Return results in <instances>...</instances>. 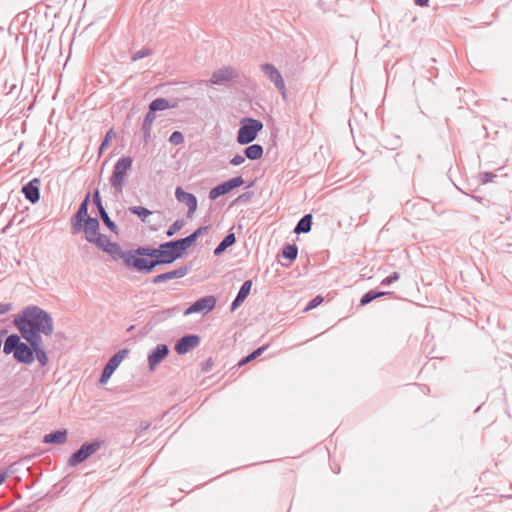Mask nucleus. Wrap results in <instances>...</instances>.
Listing matches in <instances>:
<instances>
[{
  "instance_id": "nucleus-1",
  "label": "nucleus",
  "mask_w": 512,
  "mask_h": 512,
  "mask_svg": "<svg viewBox=\"0 0 512 512\" xmlns=\"http://www.w3.org/2000/svg\"><path fill=\"white\" fill-rule=\"evenodd\" d=\"M210 226H199L190 235L163 242L158 247L138 246L141 255L140 273L149 274L161 265H169L183 258L187 249L191 247L199 236L206 232Z\"/></svg>"
},
{
  "instance_id": "nucleus-2",
  "label": "nucleus",
  "mask_w": 512,
  "mask_h": 512,
  "mask_svg": "<svg viewBox=\"0 0 512 512\" xmlns=\"http://www.w3.org/2000/svg\"><path fill=\"white\" fill-rule=\"evenodd\" d=\"M13 325L19 333H40L51 336L54 331V322L51 315L37 305L23 308L13 319Z\"/></svg>"
},
{
  "instance_id": "nucleus-3",
  "label": "nucleus",
  "mask_w": 512,
  "mask_h": 512,
  "mask_svg": "<svg viewBox=\"0 0 512 512\" xmlns=\"http://www.w3.org/2000/svg\"><path fill=\"white\" fill-rule=\"evenodd\" d=\"M21 334L12 333L6 337L3 344V353L5 355L13 354L16 362L31 365L34 362V354L31 347L23 342Z\"/></svg>"
},
{
  "instance_id": "nucleus-4",
  "label": "nucleus",
  "mask_w": 512,
  "mask_h": 512,
  "mask_svg": "<svg viewBox=\"0 0 512 512\" xmlns=\"http://www.w3.org/2000/svg\"><path fill=\"white\" fill-rule=\"evenodd\" d=\"M104 252L108 253L115 261L123 260L126 267L140 273L141 255H139L138 247L123 251L119 244L112 242Z\"/></svg>"
},
{
  "instance_id": "nucleus-5",
  "label": "nucleus",
  "mask_w": 512,
  "mask_h": 512,
  "mask_svg": "<svg viewBox=\"0 0 512 512\" xmlns=\"http://www.w3.org/2000/svg\"><path fill=\"white\" fill-rule=\"evenodd\" d=\"M263 129V123L251 117H245L240 122L237 132V142L241 145L252 143Z\"/></svg>"
},
{
  "instance_id": "nucleus-6",
  "label": "nucleus",
  "mask_w": 512,
  "mask_h": 512,
  "mask_svg": "<svg viewBox=\"0 0 512 512\" xmlns=\"http://www.w3.org/2000/svg\"><path fill=\"white\" fill-rule=\"evenodd\" d=\"M133 159L130 156H123L117 160L114 165L113 173L110 177V184L116 192L122 193L125 185V176L131 170Z\"/></svg>"
},
{
  "instance_id": "nucleus-7",
  "label": "nucleus",
  "mask_w": 512,
  "mask_h": 512,
  "mask_svg": "<svg viewBox=\"0 0 512 512\" xmlns=\"http://www.w3.org/2000/svg\"><path fill=\"white\" fill-rule=\"evenodd\" d=\"M99 228L100 226H72L71 233L76 235L84 232L88 242L95 244L98 248L105 251L112 242L105 234L100 233Z\"/></svg>"
},
{
  "instance_id": "nucleus-8",
  "label": "nucleus",
  "mask_w": 512,
  "mask_h": 512,
  "mask_svg": "<svg viewBox=\"0 0 512 512\" xmlns=\"http://www.w3.org/2000/svg\"><path fill=\"white\" fill-rule=\"evenodd\" d=\"M102 443L103 442L99 439H95L90 442H85L80 446L78 450H76L70 455L68 459V465L71 467H75L81 464L94 453H96L100 449Z\"/></svg>"
},
{
  "instance_id": "nucleus-9",
  "label": "nucleus",
  "mask_w": 512,
  "mask_h": 512,
  "mask_svg": "<svg viewBox=\"0 0 512 512\" xmlns=\"http://www.w3.org/2000/svg\"><path fill=\"white\" fill-rule=\"evenodd\" d=\"M129 353L128 349H121L117 351L106 363L99 378V383L104 385L111 378L115 370L119 367L121 362Z\"/></svg>"
},
{
  "instance_id": "nucleus-10",
  "label": "nucleus",
  "mask_w": 512,
  "mask_h": 512,
  "mask_svg": "<svg viewBox=\"0 0 512 512\" xmlns=\"http://www.w3.org/2000/svg\"><path fill=\"white\" fill-rule=\"evenodd\" d=\"M260 68L267 79H269V81L273 83L275 88L280 92L283 99H286V86L280 71L270 63L261 64Z\"/></svg>"
},
{
  "instance_id": "nucleus-11",
  "label": "nucleus",
  "mask_w": 512,
  "mask_h": 512,
  "mask_svg": "<svg viewBox=\"0 0 512 512\" xmlns=\"http://www.w3.org/2000/svg\"><path fill=\"white\" fill-rule=\"evenodd\" d=\"M216 305V298L212 295L205 296L197 299L192 303L185 311L184 315L188 316L194 313H200L206 315L214 309Z\"/></svg>"
},
{
  "instance_id": "nucleus-12",
  "label": "nucleus",
  "mask_w": 512,
  "mask_h": 512,
  "mask_svg": "<svg viewBox=\"0 0 512 512\" xmlns=\"http://www.w3.org/2000/svg\"><path fill=\"white\" fill-rule=\"evenodd\" d=\"M243 184H244V179L241 176L231 178V179H229L225 182H222V183L216 185L215 187H213L209 191V198L211 200H216L220 196H223V195L229 193L233 189H235Z\"/></svg>"
},
{
  "instance_id": "nucleus-13",
  "label": "nucleus",
  "mask_w": 512,
  "mask_h": 512,
  "mask_svg": "<svg viewBox=\"0 0 512 512\" xmlns=\"http://www.w3.org/2000/svg\"><path fill=\"white\" fill-rule=\"evenodd\" d=\"M169 347L167 344H158L152 349L147 357L148 367L150 371H154L156 367L169 355Z\"/></svg>"
},
{
  "instance_id": "nucleus-14",
  "label": "nucleus",
  "mask_w": 512,
  "mask_h": 512,
  "mask_svg": "<svg viewBox=\"0 0 512 512\" xmlns=\"http://www.w3.org/2000/svg\"><path fill=\"white\" fill-rule=\"evenodd\" d=\"M200 341L199 335L187 334L177 340L174 349L179 355H184L197 347Z\"/></svg>"
},
{
  "instance_id": "nucleus-15",
  "label": "nucleus",
  "mask_w": 512,
  "mask_h": 512,
  "mask_svg": "<svg viewBox=\"0 0 512 512\" xmlns=\"http://www.w3.org/2000/svg\"><path fill=\"white\" fill-rule=\"evenodd\" d=\"M191 270V266L183 265L174 270H170L161 274L156 275L151 279L153 284H160L172 279H179L186 276Z\"/></svg>"
},
{
  "instance_id": "nucleus-16",
  "label": "nucleus",
  "mask_w": 512,
  "mask_h": 512,
  "mask_svg": "<svg viewBox=\"0 0 512 512\" xmlns=\"http://www.w3.org/2000/svg\"><path fill=\"white\" fill-rule=\"evenodd\" d=\"M237 77L238 73L234 68L230 66L223 67L213 72L210 79V83L215 85H223L234 80Z\"/></svg>"
},
{
  "instance_id": "nucleus-17",
  "label": "nucleus",
  "mask_w": 512,
  "mask_h": 512,
  "mask_svg": "<svg viewBox=\"0 0 512 512\" xmlns=\"http://www.w3.org/2000/svg\"><path fill=\"white\" fill-rule=\"evenodd\" d=\"M175 197L179 203L187 206V216L191 217L197 209V198L192 193L184 191L181 187L176 188Z\"/></svg>"
},
{
  "instance_id": "nucleus-18",
  "label": "nucleus",
  "mask_w": 512,
  "mask_h": 512,
  "mask_svg": "<svg viewBox=\"0 0 512 512\" xmlns=\"http://www.w3.org/2000/svg\"><path fill=\"white\" fill-rule=\"evenodd\" d=\"M40 184V180L34 178L22 187V193L32 204L37 203L40 199Z\"/></svg>"
},
{
  "instance_id": "nucleus-19",
  "label": "nucleus",
  "mask_w": 512,
  "mask_h": 512,
  "mask_svg": "<svg viewBox=\"0 0 512 512\" xmlns=\"http://www.w3.org/2000/svg\"><path fill=\"white\" fill-rule=\"evenodd\" d=\"M252 288V281L246 280L241 285L236 297L231 303L230 310L235 311L248 297Z\"/></svg>"
},
{
  "instance_id": "nucleus-20",
  "label": "nucleus",
  "mask_w": 512,
  "mask_h": 512,
  "mask_svg": "<svg viewBox=\"0 0 512 512\" xmlns=\"http://www.w3.org/2000/svg\"><path fill=\"white\" fill-rule=\"evenodd\" d=\"M22 338L26 341V343L31 347V351L34 354L36 351H41L44 349L42 334L40 333H20Z\"/></svg>"
},
{
  "instance_id": "nucleus-21",
  "label": "nucleus",
  "mask_w": 512,
  "mask_h": 512,
  "mask_svg": "<svg viewBox=\"0 0 512 512\" xmlns=\"http://www.w3.org/2000/svg\"><path fill=\"white\" fill-rule=\"evenodd\" d=\"M177 102H170L165 98H156L149 104L148 112L150 115H155L157 111H163L166 109L176 108Z\"/></svg>"
},
{
  "instance_id": "nucleus-22",
  "label": "nucleus",
  "mask_w": 512,
  "mask_h": 512,
  "mask_svg": "<svg viewBox=\"0 0 512 512\" xmlns=\"http://www.w3.org/2000/svg\"><path fill=\"white\" fill-rule=\"evenodd\" d=\"M89 194L81 202L77 212L72 216L70 224H82V222L89 217L88 206H89Z\"/></svg>"
},
{
  "instance_id": "nucleus-23",
  "label": "nucleus",
  "mask_w": 512,
  "mask_h": 512,
  "mask_svg": "<svg viewBox=\"0 0 512 512\" xmlns=\"http://www.w3.org/2000/svg\"><path fill=\"white\" fill-rule=\"evenodd\" d=\"M67 440V430L60 429L52 431L43 437V442L47 444H63Z\"/></svg>"
},
{
  "instance_id": "nucleus-24",
  "label": "nucleus",
  "mask_w": 512,
  "mask_h": 512,
  "mask_svg": "<svg viewBox=\"0 0 512 512\" xmlns=\"http://www.w3.org/2000/svg\"><path fill=\"white\" fill-rule=\"evenodd\" d=\"M236 242V236L235 233L229 232L222 241L218 244V246L214 249L213 254L214 256H220L222 255L227 248L234 245Z\"/></svg>"
},
{
  "instance_id": "nucleus-25",
  "label": "nucleus",
  "mask_w": 512,
  "mask_h": 512,
  "mask_svg": "<svg viewBox=\"0 0 512 512\" xmlns=\"http://www.w3.org/2000/svg\"><path fill=\"white\" fill-rule=\"evenodd\" d=\"M156 116L150 115L149 112L144 117L143 124H142V131H143V141L145 143H148L151 138V131H152V125L155 121Z\"/></svg>"
},
{
  "instance_id": "nucleus-26",
  "label": "nucleus",
  "mask_w": 512,
  "mask_h": 512,
  "mask_svg": "<svg viewBox=\"0 0 512 512\" xmlns=\"http://www.w3.org/2000/svg\"><path fill=\"white\" fill-rule=\"evenodd\" d=\"M263 147L260 144H252L244 149V155L249 160H258L263 156Z\"/></svg>"
},
{
  "instance_id": "nucleus-27",
  "label": "nucleus",
  "mask_w": 512,
  "mask_h": 512,
  "mask_svg": "<svg viewBox=\"0 0 512 512\" xmlns=\"http://www.w3.org/2000/svg\"><path fill=\"white\" fill-rule=\"evenodd\" d=\"M391 292H385V291H376V290H369L366 292L360 299V305L365 306L374 301L377 298L383 297L385 295H390Z\"/></svg>"
},
{
  "instance_id": "nucleus-28",
  "label": "nucleus",
  "mask_w": 512,
  "mask_h": 512,
  "mask_svg": "<svg viewBox=\"0 0 512 512\" xmlns=\"http://www.w3.org/2000/svg\"><path fill=\"white\" fill-rule=\"evenodd\" d=\"M267 345H263L257 349H255L253 352H251L250 354H248L247 356L243 357L239 362H238V367H242L246 364H248L249 362L255 360L257 357H259L260 355H262V353L267 349Z\"/></svg>"
},
{
  "instance_id": "nucleus-29",
  "label": "nucleus",
  "mask_w": 512,
  "mask_h": 512,
  "mask_svg": "<svg viewBox=\"0 0 512 512\" xmlns=\"http://www.w3.org/2000/svg\"><path fill=\"white\" fill-rule=\"evenodd\" d=\"M298 255V247L296 244H286L282 248V256L289 262L294 261Z\"/></svg>"
},
{
  "instance_id": "nucleus-30",
  "label": "nucleus",
  "mask_w": 512,
  "mask_h": 512,
  "mask_svg": "<svg viewBox=\"0 0 512 512\" xmlns=\"http://www.w3.org/2000/svg\"><path fill=\"white\" fill-rule=\"evenodd\" d=\"M129 213L137 215L143 222L146 221V218L152 214L150 210L142 206H133L129 207Z\"/></svg>"
},
{
  "instance_id": "nucleus-31",
  "label": "nucleus",
  "mask_w": 512,
  "mask_h": 512,
  "mask_svg": "<svg viewBox=\"0 0 512 512\" xmlns=\"http://www.w3.org/2000/svg\"><path fill=\"white\" fill-rule=\"evenodd\" d=\"M176 311H177L176 307L164 309L162 311H158L154 315L153 319H154V321L156 323L165 321V320L169 319Z\"/></svg>"
},
{
  "instance_id": "nucleus-32",
  "label": "nucleus",
  "mask_w": 512,
  "mask_h": 512,
  "mask_svg": "<svg viewBox=\"0 0 512 512\" xmlns=\"http://www.w3.org/2000/svg\"><path fill=\"white\" fill-rule=\"evenodd\" d=\"M115 137V132L113 129H110L106 132L105 137L99 147V155L103 153V151L110 145V142Z\"/></svg>"
},
{
  "instance_id": "nucleus-33",
  "label": "nucleus",
  "mask_w": 512,
  "mask_h": 512,
  "mask_svg": "<svg viewBox=\"0 0 512 512\" xmlns=\"http://www.w3.org/2000/svg\"><path fill=\"white\" fill-rule=\"evenodd\" d=\"M169 142L173 145H181L184 143V136L180 131H174L169 137Z\"/></svg>"
},
{
  "instance_id": "nucleus-34",
  "label": "nucleus",
  "mask_w": 512,
  "mask_h": 512,
  "mask_svg": "<svg viewBox=\"0 0 512 512\" xmlns=\"http://www.w3.org/2000/svg\"><path fill=\"white\" fill-rule=\"evenodd\" d=\"M37 359L39 364L44 367L47 365L48 363V356H47V353L45 351V349L41 350V351H36L34 353V359Z\"/></svg>"
},
{
  "instance_id": "nucleus-35",
  "label": "nucleus",
  "mask_w": 512,
  "mask_h": 512,
  "mask_svg": "<svg viewBox=\"0 0 512 512\" xmlns=\"http://www.w3.org/2000/svg\"><path fill=\"white\" fill-rule=\"evenodd\" d=\"M323 297L321 295L315 296L313 299H311L308 304L305 307L306 311L312 310L319 306L323 302Z\"/></svg>"
},
{
  "instance_id": "nucleus-36",
  "label": "nucleus",
  "mask_w": 512,
  "mask_h": 512,
  "mask_svg": "<svg viewBox=\"0 0 512 512\" xmlns=\"http://www.w3.org/2000/svg\"><path fill=\"white\" fill-rule=\"evenodd\" d=\"M97 210L99 212V215L103 221V224H115L111 218L109 217L108 213L106 212L105 208L103 205H99V207H97Z\"/></svg>"
},
{
  "instance_id": "nucleus-37",
  "label": "nucleus",
  "mask_w": 512,
  "mask_h": 512,
  "mask_svg": "<svg viewBox=\"0 0 512 512\" xmlns=\"http://www.w3.org/2000/svg\"><path fill=\"white\" fill-rule=\"evenodd\" d=\"M399 277H400V275H399L398 272H393L392 274H390L389 276H387L386 278H384L381 281V285L382 286H389L393 282L397 281L399 279Z\"/></svg>"
},
{
  "instance_id": "nucleus-38",
  "label": "nucleus",
  "mask_w": 512,
  "mask_h": 512,
  "mask_svg": "<svg viewBox=\"0 0 512 512\" xmlns=\"http://www.w3.org/2000/svg\"><path fill=\"white\" fill-rule=\"evenodd\" d=\"M151 54V50L148 49V48H143L141 50H138L136 51L133 55H132V60L133 61H137V60H140L146 56H149Z\"/></svg>"
},
{
  "instance_id": "nucleus-39",
  "label": "nucleus",
  "mask_w": 512,
  "mask_h": 512,
  "mask_svg": "<svg viewBox=\"0 0 512 512\" xmlns=\"http://www.w3.org/2000/svg\"><path fill=\"white\" fill-rule=\"evenodd\" d=\"M13 309L11 302H0V315L6 314Z\"/></svg>"
},
{
  "instance_id": "nucleus-40",
  "label": "nucleus",
  "mask_w": 512,
  "mask_h": 512,
  "mask_svg": "<svg viewBox=\"0 0 512 512\" xmlns=\"http://www.w3.org/2000/svg\"><path fill=\"white\" fill-rule=\"evenodd\" d=\"M245 155H240V154H237L235 155L231 160H230V164L233 165V166H239L241 165L242 163H244L245 161Z\"/></svg>"
},
{
  "instance_id": "nucleus-41",
  "label": "nucleus",
  "mask_w": 512,
  "mask_h": 512,
  "mask_svg": "<svg viewBox=\"0 0 512 512\" xmlns=\"http://www.w3.org/2000/svg\"><path fill=\"white\" fill-rule=\"evenodd\" d=\"M312 226H295L294 233L295 234H301V233H309L311 231Z\"/></svg>"
},
{
  "instance_id": "nucleus-42",
  "label": "nucleus",
  "mask_w": 512,
  "mask_h": 512,
  "mask_svg": "<svg viewBox=\"0 0 512 512\" xmlns=\"http://www.w3.org/2000/svg\"><path fill=\"white\" fill-rule=\"evenodd\" d=\"M313 215L311 213L305 214L297 224H312Z\"/></svg>"
},
{
  "instance_id": "nucleus-43",
  "label": "nucleus",
  "mask_w": 512,
  "mask_h": 512,
  "mask_svg": "<svg viewBox=\"0 0 512 512\" xmlns=\"http://www.w3.org/2000/svg\"><path fill=\"white\" fill-rule=\"evenodd\" d=\"M495 177H496V175L493 173H490V172H485L481 175V179H482L483 183L491 182L493 180V178H495Z\"/></svg>"
},
{
  "instance_id": "nucleus-44",
  "label": "nucleus",
  "mask_w": 512,
  "mask_h": 512,
  "mask_svg": "<svg viewBox=\"0 0 512 512\" xmlns=\"http://www.w3.org/2000/svg\"><path fill=\"white\" fill-rule=\"evenodd\" d=\"M183 226H169V229L166 231V235L168 237L173 236L176 232H178Z\"/></svg>"
},
{
  "instance_id": "nucleus-45",
  "label": "nucleus",
  "mask_w": 512,
  "mask_h": 512,
  "mask_svg": "<svg viewBox=\"0 0 512 512\" xmlns=\"http://www.w3.org/2000/svg\"><path fill=\"white\" fill-rule=\"evenodd\" d=\"M93 203L96 205V207H99V205H103L98 190H96L93 194Z\"/></svg>"
},
{
  "instance_id": "nucleus-46",
  "label": "nucleus",
  "mask_w": 512,
  "mask_h": 512,
  "mask_svg": "<svg viewBox=\"0 0 512 512\" xmlns=\"http://www.w3.org/2000/svg\"><path fill=\"white\" fill-rule=\"evenodd\" d=\"M82 224H91V225H94V224H100L98 219L96 217H87L83 222Z\"/></svg>"
},
{
  "instance_id": "nucleus-47",
  "label": "nucleus",
  "mask_w": 512,
  "mask_h": 512,
  "mask_svg": "<svg viewBox=\"0 0 512 512\" xmlns=\"http://www.w3.org/2000/svg\"><path fill=\"white\" fill-rule=\"evenodd\" d=\"M213 361L212 359H208L205 364H204V367L202 368V371L203 372H209L213 366Z\"/></svg>"
},
{
  "instance_id": "nucleus-48",
  "label": "nucleus",
  "mask_w": 512,
  "mask_h": 512,
  "mask_svg": "<svg viewBox=\"0 0 512 512\" xmlns=\"http://www.w3.org/2000/svg\"><path fill=\"white\" fill-rule=\"evenodd\" d=\"M414 3L420 7H427L429 5V0H414Z\"/></svg>"
},
{
  "instance_id": "nucleus-49",
  "label": "nucleus",
  "mask_w": 512,
  "mask_h": 512,
  "mask_svg": "<svg viewBox=\"0 0 512 512\" xmlns=\"http://www.w3.org/2000/svg\"><path fill=\"white\" fill-rule=\"evenodd\" d=\"M149 427H150V423L147 422V421H143V422L140 423L138 429H139L140 432H142L144 430H147Z\"/></svg>"
},
{
  "instance_id": "nucleus-50",
  "label": "nucleus",
  "mask_w": 512,
  "mask_h": 512,
  "mask_svg": "<svg viewBox=\"0 0 512 512\" xmlns=\"http://www.w3.org/2000/svg\"><path fill=\"white\" fill-rule=\"evenodd\" d=\"M7 476V472L0 473V485L6 480Z\"/></svg>"
},
{
  "instance_id": "nucleus-51",
  "label": "nucleus",
  "mask_w": 512,
  "mask_h": 512,
  "mask_svg": "<svg viewBox=\"0 0 512 512\" xmlns=\"http://www.w3.org/2000/svg\"><path fill=\"white\" fill-rule=\"evenodd\" d=\"M111 231L117 233L118 226H107Z\"/></svg>"
},
{
  "instance_id": "nucleus-52",
  "label": "nucleus",
  "mask_w": 512,
  "mask_h": 512,
  "mask_svg": "<svg viewBox=\"0 0 512 512\" xmlns=\"http://www.w3.org/2000/svg\"><path fill=\"white\" fill-rule=\"evenodd\" d=\"M246 197H248V195L243 194V195H240L238 199L241 200V199L246 198Z\"/></svg>"
},
{
  "instance_id": "nucleus-53",
  "label": "nucleus",
  "mask_w": 512,
  "mask_h": 512,
  "mask_svg": "<svg viewBox=\"0 0 512 512\" xmlns=\"http://www.w3.org/2000/svg\"><path fill=\"white\" fill-rule=\"evenodd\" d=\"M173 224L178 225V224H182V223L179 220H176Z\"/></svg>"
},
{
  "instance_id": "nucleus-54",
  "label": "nucleus",
  "mask_w": 512,
  "mask_h": 512,
  "mask_svg": "<svg viewBox=\"0 0 512 512\" xmlns=\"http://www.w3.org/2000/svg\"><path fill=\"white\" fill-rule=\"evenodd\" d=\"M9 226H5L3 229H2V232H5L6 228H8Z\"/></svg>"
},
{
  "instance_id": "nucleus-55",
  "label": "nucleus",
  "mask_w": 512,
  "mask_h": 512,
  "mask_svg": "<svg viewBox=\"0 0 512 512\" xmlns=\"http://www.w3.org/2000/svg\"><path fill=\"white\" fill-rule=\"evenodd\" d=\"M335 473H339V469L337 470V467H334Z\"/></svg>"
},
{
  "instance_id": "nucleus-56",
  "label": "nucleus",
  "mask_w": 512,
  "mask_h": 512,
  "mask_svg": "<svg viewBox=\"0 0 512 512\" xmlns=\"http://www.w3.org/2000/svg\"><path fill=\"white\" fill-rule=\"evenodd\" d=\"M335 473H339V469L337 470V467H334Z\"/></svg>"
}]
</instances>
